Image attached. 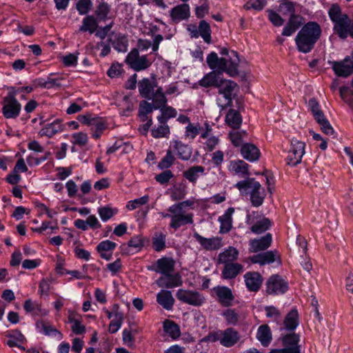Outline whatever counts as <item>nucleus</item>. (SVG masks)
Here are the masks:
<instances>
[{
  "instance_id": "nucleus-11",
  "label": "nucleus",
  "mask_w": 353,
  "mask_h": 353,
  "mask_svg": "<svg viewBox=\"0 0 353 353\" xmlns=\"http://www.w3.org/2000/svg\"><path fill=\"white\" fill-rule=\"evenodd\" d=\"M334 73L341 77H347L353 73V61L350 57L340 61H329Z\"/></svg>"
},
{
  "instance_id": "nucleus-27",
  "label": "nucleus",
  "mask_w": 353,
  "mask_h": 353,
  "mask_svg": "<svg viewBox=\"0 0 353 353\" xmlns=\"http://www.w3.org/2000/svg\"><path fill=\"white\" fill-rule=\"evenodd\" d=\"M205 174V168L202 165H193L183 172V176L189 182L196 184L199 178Z\"/></svg>"
},
{
  "instance_id": "nucleus-57",
  "label": "nucleus",
  "mask_w": 353,
  "mask_h": 353,
  "mask_svg": "<svg viewBox=\"0 0 353 353\" xmlns=\"http://www.w3.org/2000/svg\"><path fill=\"white\" fill-rule=\"evenodd\" d=\"M165 235L163 233L156 234L153 238L152 246L154 249L157 251H161L165 246Z\"/></svg>"
},
{
  "instance_id": "nucleus-2",
  "label": "nucleus",
  "mask_w": 353,
  "mask_h": 353,
  "mask_svg": "<svg viewBox=\"0 0 353 353\" xmlns=\"http://www.w3.org/2000/svg\"><path fill=\"white\" fill-rule=\"evenodd\" d=\"M206 61L210 68L217 72L222 74L223 72H225L230 77L239 74V59L237 52L234 50L230 52V59L219 58L217 54L212 52L207 57Z\"/></svg>"
},
{
  "instance_id": "nucleus-38",
  "label": "nucleus",
  "mask_w": 353,
  "mask_h": 353,
  "mask_svg": "<svg viewBox=\"0 0 353 353\" xmlns=\"http://www.w3.org/2000/svg\"><path fill=\"white\" fill-rule=\"evenodd\" d=\"M238 254L239 252L236 248L230 247L219 254L218 261L219 263L223 264L233 263V261L236 260Z\"/></svg>"
},
{
  "instance_id": "nucleus-24",
  "label": "nucleus",
  "mask_w": 353,
  "mask_h": 353,
  "mask_svg": "<svg viewBox=\"0 0 353 353\" xmlns=\"http://www.w3.org/2000/svg\"><path fill=\"white\" fill-rule=\"evenodd\" d=\"M241 154L243 157L251 162L257 161L260 157L259 148L252 143H245L241 145Z\"/></svg>"
},
{
  "instance_id": "nucleus-51",
  "label": "nucleus",
  "mask_w": 353,
  "mask_h": 353,
  "mask_svg": "<svg viewBox=\"0 0 353 353\" xmlns=\"http://www.w3.org/2000/svg\"><path fill=\"white\" fill-rule=\"evenodd\" d=\"M201 130L199 123H189L185 127V137L187 139H194L199 133Z\"/></svg>"
},
{
  "instance_id": "nucleus-10",
  "label": "nucleus",
  "mask_w": 353,
  "mask_h": 353,
  "mask_svg": "<svg viewBox=\"0 0 353 353\" xmlns=\"http://www.w3.org/2000/svg\"><path fill=\"white\" fill-rule=\"evenodd\" d=\"M288 290V283L278 274L271 276L267 281L266 292L269 294H282L287 292Z\"/></svg>"
},
{
  "instance_id": "nucleus-35",
  "label": "nucleus",
  "mask_w": 353,
  "mask_h": 353,
  "mask_svg": "<svg viewBox=\"0 0 353 353\" xmlns=\"http://www.w3.org/2000/svg\"><path fill=\"white\" fill-rule=\"evenodd\" d=\"M163 40V37L161 34H157L154 36L153 43L146 39H139L137 43V49L141 50H146L151 46L152 51L156 52L158 50L160 43Z\"/></svg>"
},
{
  "instance_id": "nucleus-6",
  "label": "nucleus",
  "mask_w": 353,
  "mask_h": 353,
  "mask_svg": "<svg viewBox=\"0 0 353 353\" xmlns=\"http://www.w3.org/2000/svg\"><path fill=\"white\" fill-rule=\"evenodd\" d=\"M168 212L170 213L171 220L169 224L170 228L177 230L181 227L192 225L194 222V215L191 212H185L173 205L170 206Z\"/></svg>"
},
{
  "instance_id": "nucleus-52",
  "label": "nucleus",
  "mask_w": 353,
  "mask_h": 353,
  "mask_svg": "<svg viewBox=\"0 0 353 353\" xmlns=\"http://www.w3.org/2000/svg\"><path fill=\"white\" fill-rule=\"evenodd\" d=\"M98 213L103 221H107L117 213V210L109 206H104L98 209Z\"/></svg>"
},
{
  "instance_id": "nucleus-30",
  "label": "nucleus",
  "mask_w": 353,
  "mask_h": 353,
  "mask_svg": "<svg viewBox=\"0 0 353 353\" xmlns=\"http://www.w3.org/2000/svg\"><path fill=\"white\" fill-rule=\"evenodd\" d=\"M234 212V208H229L222 216H219V221L221 223L220 233H227L231 230L232 225V216Z\"/></svg>"
},
{
  "instance_id": "nucleus-23",
  "label": "nucleus",
  "mask_w": 353,
  "mask_h": 353,
  "mask_svg": "<svg viewBox=\"0 0 353 353\" xmlns=\"http://www.w3.org/2000/svg\"><path fill=\"white\" fill-rule=\"evenodd\" d=\"M5 336L8 339L6 344L9 347H17L22 350H25V347L21 346V344L26 341V338L20 331L17 330L8 331Z\"/></svg>"
},
{
  "instance_id": "nucleus-1",
  "label": "nucleus",
  "mask_w": 353,
  "mask_h": 353,
  "mask_svg": "<svg viewBox=\"0 0 353 353\" xmlns=\"http://www.w3.org/2000/svg\"><path fill=\"white\" fill-rule=\"evenodd\" d=\"M322 30L315 21H309L304 24L295 37L297 49L303 53L310 52L320 39Z\"/></svg>"
},
{
  "instance_id": "nucleus-18",
  "label": "nucleus",
  "mask_w": 353,
  "mask_h": 353,
  "mask_svg": "<svg viewBox=\"0 0 353 353\" xmlns=\"http://www.w3.org/2000/svg\"><path fill=\"white\" fill-rule=\"evenodd\" d=\"M272 240V234L270 233L261 238L252 239L249 243V250L250 252L265 250L270 246Z\"/></svg>"
},
{
  "instance_id": "nucleus-64",
  "label": "nucleus",
  "mask_w": 353,
  "mask_h": 353,
  "mask_svg": "<svg viewBox=\"0 0 353 353\" xmlns=\"http://www.w3.org/2000/svg\"><path fill=\"white\" fill-rule=\"evenodd\" d=\"M174 176V174L172 172L167 170L159 174L156 175L155 179L157 182H159L161 184H165L167 183L172 177Z\"/></svg>"
},
{
  "instance_id": "nucleus-17",
  "label": "nucleus",
  "mask_w": 353,
  "mask_h": 353,
  "mask_svg": "<svg viewBox=\"0 0 353 353\" xmlns=\"http://www.w3.org/2000/svg\"><path fill=\"white\" fill-rule=\"evenodd\" d=\"M163 275L157 281V284L160 288H173L181 286L183 283L181 276L178 273Z\"/></svg>"
},
{
  "instance_id": "nucleus-41",
  "label": "nucleus",
  "mask_w": 353,
  "mask_h": 353,
  "mask_svg": "<svg viewBox=\"0 0 353 353\" xmlns=\"http://www.w3.org/2000/svg\"><path fill=\"white\" fill-rule=\"evenodd\" d=\"M151 99L153 101V105H154L155 110L164 108L168 102L165 94L163 92L161 87H158L155 90V92L152 93V97H151Z\"/></svg>"
},
{
  "instance_id": "nucleus-21",
  "label": "nucleus",
  "mask_w": 353,
  "mask_h": 353,
  "mask_svg": "<svg viewBox=\"0 0 353 353\" xmlns=\"http://www.w3.org/2000/svg\"><path fill=\"white\" fill-rule=\"evenodd\" d=\"M221 344L226 347H230L235 345L240 339L239 334L233 328L229 327L221 330Z\"/></svg>"
},
{
  "instance_id": "nucleus-33",
  "label": "nucleus",
  "mask_w": 353,
  "mask_h": 353,
  "mask_svg": "<svg viewBox=\"0 0 353 353\" xmlns=\"http://www.w3.org/2000/svg\"><path fill=\"white\" fill-rule=\"evenodd\" d=\"M276 256V251H268L252 256L250 258L253 263H259L261 265L270 264L275 261Z\"/></svg>"
},
{
  "instance_id": "nucleus-44",
  "label": "nucleus",
  "mask_w": 353,
  "mask_h": 353,
  "mask_svg": "<svg viewBox=\"0 0 353 353\" xmlns=\"http://www.w3.org/2000/svg\"><path fill=\"white\" fill-rule=\"evenodd\" d=\"M299 314L296 310H292L284 319V325L288 330H294L298 325Z\"/></svg>"
},
{
  "instance_id": "nucleus-47",
  "label": "nucleus",
  "mask_w": 353,
  "mask_h": 353,
  "mask_svg": "<svg viewBox=\"0 0 353 353\" xmlns=\"http://www.w3.org/2000/svg\"><path fill=\"white\" fill-rule=\"evenodd\" d=\"M110 9L111 7L108 3L101 1L97 6L95 14L99 19L105 21L108 19V15L110 12Z\"/></svg>"
},
{
  "instance_id": "nucleus-29",
  "label": "nucleus",
  "mask_w": 353,
  "mask_h": 353,
  "mask_svg": "<svg viewBox=\"0 0 353 353\" xmlns=\"http://www.w3.org/2000/svg\"><path fill=\"white\" fill-rule=\"evenodd\" d=\"M63 130V125L61 123V121L57 119L51 123H48L45 125L41 130L39 131V134L41 137H52L56 134L61 132Z\"/></svg>"
},
{
  "instance_id": "nucleus-48",
  "label": "nucleus",
  "mask_w": 353,
  "mask_h": 353,
  "mask_svg": "<svg viewBox=\"0 0 353 353\" xmlns=\"http://www.w3.org/2000/svg\"><path fill=\"white\" fill-rule=\"evenodd\" d=\"M225 321L229 325H236L240 319L239 313L234 309H227L222 314Z\"/></svg>"
},
{
  "instance_id": "nucleus-25",
  "label": "nucleus",
  "mask_w": 353,
  "mask_h": 353,
  "mask_svg": "<svg viewBox=\"0 0 353 353\" xmlns=\"http://www.w3.org/2000/svg\"><path fill=\"white\" fill-rule=\"evenodd\" d=\"M175 261L172 258L163 257L156 262L157 272L162 274H169L174 270Z\"/></svg>"
},
{
  "instance_id": "nucleus-55",
  "label": "nucleus",
  "mask_w": 353,
  "mask_h": 353,
  "mask_svg": "<svg viewBox=\"0 0 353 353\" xmlns=\"http://www.w3.org/2000/svg\"><path fill=\"white\" fill-rule=\"evenodd\" d=\"M151 134L154 138L166 137L170 134V128L168 125H160L153 128Z\"/></svg>"
},
{
  "instance_id": "nucleus-49",
  "label": "nucleus",
  "mask_w": 353,
  "mask_h": 353,
  "mask_svg": "<svg viewBox=\"0 0 353 353\" xmlns=\"http://www.w3.org/2000/svg\"><path fill=\"white\" fill-rule=\"evenodd\" d=\"M199 32L205 42L207 43L211 42V30L208 23L204 20L201 21L199 26Z\"/></svg>"
},
{
  "instance_id": "nucleus-63",
  "label": "nucleus",
  "mask_w": 353,
  "mask_h": 353,
  "mask_svg": "<svg viewBox=\"0 0 353 353\" xmlns=\"http://www.w3.org/2000/svg\"><path fill=\"white\" fill-rule=\"evenodd\" d=\"M265 311L267 317L271 318L274 321H278L281 316V313L274 306H266L265 307Z\"/></svg>"
},
{
  "instance_id": "nucleus-50",
  "label": "nucleus",
  "mask_w": 353,
  "mask_h": 353,
  "mask_svg": "<svg viewBox=\"0 0 353 353\" xmlns=\"http://www.w3.org/2000/svg\"><path fill=\"white\" fill-rule=\"evenodd\" d=\"M299 341V336L292 333L287 334L282 338L283 344L285 348H299L298 342Z\"/></svg>"
},
{
  "instance_id": "nucleus-26",
  "label": "nucleus",
  "mask_w": 353,
  "mask_h": 353,
  "mask_svg": "<svg viewBox=\"0 0 353 353\" xmlns=\"http://www.w3.org/2000/svg\"><path fill=\"white\" fill-rule=\"evenodd\" d=\"M243 266L238 263H225L221 272V276L224 279L235 278L243 272Z\"/></svg>"
},
{
  "instance_id": "nucleus-54",
  "label": "nucleus",
  "mask_w": 353,
  "mask_h": 353,
  "mask_svg": "<svg viewBox=\"0 0 353 353\" xmlns=\"http://www.w3.org/2000/svg\"><path fill=\"white\" fill-rule=\"evenodd\" d=\"M175 158L170 150L167 151L166 155L159 163L158 167L161 169L169 168L174 162Z\"/></svg>"
},
{
  "instance_id": "nucleus-3",
  "label": "nucleus",
  "mask_w": 353,
  "mask_h": 353,
  "mask_svg": "<svg viewBox=\"0 0 353 353\" xmlns=\"http://www.w3.org/2000/svg\"><path fill=\"white\" fill-rule=\"evenodd\" d=\"M235 187L242 195L250 194V201L253 206L259 207L263 204L266 196L265 190L254 178H247L241 181L235 185Z\"/></svg>"
},
{
  "instance_id": "nucleus-37",
  "label": "nucleus",
  "mask_w": 353,
  "mask_h": 353,
  "mask_svg": "<svg viewBox=\"0 0 353 353\" xmlns=\"http://www.w3.org/2000/svg\"><path fill=\"white\" fill-rule=\"evenodd\" d=\"M256 339L261 342L262 345L265 347L269 345L272 337L270 328L268 325L259 326L256 332Z\"/></svg>"
},
{
  "instance_id": "nucleus-40",
  "label": "nucleus",
  "mask_w": 353,
  "mask_h": 353,
  "mask_svg": "<svg viewBox=\"0 0 353 353\" xmlns=\"http://www.w3.org/2000/svg\"><path fill=\"white\" fill-rule=\"evenodd\" d=\"M225 122L231 128L238 129L242 123V118L237 110L230 109L225 116Z\"/></svg>"
},
{
  "instance_id": "nucleus-14",
  "label": "nucleus",
  "mask_w": 353,
  "mask_h": 353,
  "mask_svg": "<svg viewBox=\"0 0 353 353\" xmlns=\"http://www.w3.org/2000/svg\"><path fill=\"white\" fill-rule=\"evenodd\" d=\"M157 88L156 80L154 78H143L138 83L140 95L150 100H151V97H152V93L155 92V88L157 89Z\"/></svg>"
},
{
  "instance_id": "nucleus-22",
  "label": "nucleus",
  "mask_w": 353,
  "mask_h": 353,
  "mask_svg": "<svg viewBox=\"0 0 353 353\" xmlns=\"http://www.w3.org/2000/svg\"><path fill=\"white\" fill-rule=\"evenodd\" d=\"M246 287L251 292H257L263 282L261 274L256 272H247L244 275Z\"/></svg>"
},
{
  "instance_id": "nucleus-19",
  "label": "nucleus",
  "mask_w": 353,
  "mask_h": 353,
  "mask_svg": "<svg viewBox=\"0 0 353 353\" xmlns=\"http://www.w3.org/2000/svg\"><path fill=\"white\" fill-rule=\"evenodd\" d=\"M108 41L118 52H125L128 50V39L121 33L112 32L108 34Z\"/></svg>"
},
{
  "instance_id": "nucleus-43",
  "label": "nucleus",
  "mask_w": 353,
  "mask_h": 353,
  "mask_svg": "<svg viewBox=\"0 0 353 353\" xmlns=\"http://www.w3.org/2000/svg\"><path fill=\"white\" fill-rule=\"evenodd\" d=\"M163 330L173 339H178L181 335L179 326L170 320H166L163 323Z\"/></svg>"
},
{
  "instance_id": "nucleus-45",
  "label": "nucleus",
  "mask_w": 353,
  "mask_h": 353,
  "mask_svg": "<svg viewBox=\"0 0 353 353\" xmlns=\"http://www.w3.org/2000/svg\"><path fill=\"white\" fill-rule=\"evenodd\" d=\"M154 105L153 103H149L146 101H143L139 104V115L142 121H145L149 118L148 114L152 112L154 110Z\"/></svg>"
},
{
  "instance_id": "nucleus-31",
  "label": "nucleus",
  "mask_w": 353,
  "mask_h": 353,
  "mask_svg": "<svg viewBox=\"0 0 353 353\" xmlns=\"http://www.w3.org/2000/svg\"><path fill=\"white\" fill-rule=\"evenodd\" d=\"M116 243L109 240L103 241L99 243L97 247V250L100 254L102 259L107 261L110 260L112 257V252L116 248Z\"/></svg>"
},
{
  "instance_id": "nucleus-9",
  "label": "nucleus",
  "mask_w": 353,
  "mask_h": 353,
  "mask_svg": "<svg viewBox=\"0 0 353 353\" xmlns=\"http://www.w3.org/2000/svg\"><path fill=\"white\" fill-rule=\"evenodd\" d=\"M125 62L135 71H141L150 66L152 62L147 55L140 56L138 49H132L127 55Z\"/></svg>"
},
{
  "instance_id": "nucleus-36",
  "label": "nucleus",
  "mask_w": 353,
  "mask_h": 353,
  "mask_svg": "<svg viewBox=\"0 0 353 353\" xmlns=\"http://www.w3.org/2000/svg\"><path fill=\"white\" fill-rule=\"evenodd\" d=\"M174 150L176 151V154L181 159L188 161L192 156V149L187 145L179 141L172 142Z\"/></svg>"
},
{
  "instance_id": "nucleus-53",
  "label": "nucleus",
  "mask_w": 353,
  "mask_h": 353,
  "mask_svg": "<svg viewBox=\"0 0 353 353\" xmlns=\"http://www.w3.org/2000/svg\"><path fill=\"white\" fill-rule=\"evenodd\" d=\"M185 188L182 185L174 187L170 190V198L174 201L182 200L185 198Z\"/></svg>"
},
{
  "instance_id": "nucleus-5",
  "label": "nucleus",
  "mask_w": 353,
  "mask_h": 353,
  "mask_svg": "<svg viewBox=\"0 0 353 353\" xmlns=\"http://www.w3.org/2000/svg\"><path fill=\"white\" fill-rule=\"evenodd\" d=\"M11 90L2 101V114L8 119L17 118L21 110V105L16 99L17 91L13 88Z\"/></svg>"
},
{
  "instance_id": "nucleus-61",
  "label": "nucleus",
  "mask_w": 353,
  "mask_h": 353,
  "mask_svg": "<svg viewBox=\"0 0 353 353\" xmlns=\"http://www.w3.org/2000/svg\"><path fill=\"white\" fill-rule=\"evenodd\" d=\"M72 143L80 146L85 145L88 143V135L84 132H77L72 134Z\"/></svg>"
},
{
  "instance_id": "nucleus-42",
  "label": "nucleus",
  "mask_w": 353,
  "mask_h": 353,
  "mask_svg": "<svg viewBox=\"0 0 353 353\" xmlns=\"http://www.w3.org/2000/svg\"><path fill=\"white\" fill-rule=\"evenodd\" d=\"M98 27L96 19L93 16H87L82 21V25L79 28L81 32H88L90 34L95 32Z\"/></svg>"
},
{
  "instance_id": "nucleus-28",
  "label": "nucleus",
  "mask_w": 353,
  "mask_h": 353,
  "mask_svg": "<svg viewBox=\"0 0 353 353\" xmlns=\"http://www.w3.org/2000/svg\"><path fill=\"white\" fill-rule=\"evenodd\" d=\"M170 17L174 21H181L190 17V7L188 4L183 3L174 7L170 10Z\"/></svg>"
},
{
  "instance_id": "nucleus-56",
  "label": "nucleus",
  "mask_w": 353,
  "mask_h": 353,
  "mask_svg": "<svg viewBox=\"0 0 353 353\" xmlns=\"http://www.w3.org/2000/svg\"><path fill=\"white\" fill-rule=\"evenodd\" d=\"M339 93L341 99L349 104L353 103V90L347 86H342L339 88Z\"/></svg>"
},
{
  "instance_id": "nucleus-12",
  "label": "nucleus",
  "mask_w": 353,
  "mask_h": 353,
  "mask_svg": "<svg viewBox=\"0 0 353 353\" xmlns=\"http://www.w3.org/2000/svg\"><path fill=\"white\" fill-rule=\"evenodd\" d=\"M333 30L341 39H346L348 35L353 38V21L347 15L334 23Z\"/></svg>"
},
{
  "instance_id": "nucleus-46",
  "label": "nucleus",
  "mask_w": 353,
  "mask_h": 353,
  "mask_svg": "<svg viewBox=\"0 0 353 353\" xmlns=\"http://www.w3.org/2000/svg\"><path fill=\"white\" fill-rule=\"evenodd\" d=\"M106 128L107 125L103 119L96 117L91 127V130L93 132L92 137L96 139H99Z\"/></svg>"
},
{
  "instance_id": "nucleus-7",
  "label": "nucleus",
  "mask_w": 353,
  "mask_h": 353,
  "mask_svg": "<svg viewBox=\"0 0 353 353\" xmlns=\"http://www.w3.org/2000/svg\"><path fill=\"white\" fill-rule=\"evenodd\" d=\"M176 296L180 301L195 307L202 305L205 301L204 296L195 290L179 289Z\"/></svg>"
},
{
  "instance_id": "nucleus-13",
  "label": "nucleus",
  "mask_w": 353,
  "mask_h": 353,
  "mask_svg": "<svg viewBox=\"0 0 353 353\" xmlns=\"http://www.w3.org/2000/svg\"><path fill=\"white\" fill-rule=\"evenodd\" d=\"M333 30L341 39H346L348 35L353 38V21L347 15L334 23Z\"/></svg>"
},
{
  "instance_id": "nucleus-62",
  "label": "nucleus",
  "mask_w": 353,
  "mask_h": 353,
  "mask_svg": "<svg viewBox=\"0 0 353 353\" xmlns=\"http://www.w3.org/2000/svg\"><path fill=\"white\" fill-rule=\"evenodd\" d=\"M266 4L265 0H250L244 5L246 10L254 9L256 10H262Z\"/></svg>"
},
{
  "instance_id": "nucleus-39",
  "label": "nucleus",
  "mask_w": 353,
  "mask_h": 353,
  "mask_svg": "<svg viewBox=\"0 0 353 353\" xmlns=\"http://www.w3.org/2000/svg\"><path fill=\"white\" fill-rule=\"evenodd\" d=\"M248 164L242 160L232 161L229 165L230 171L236 174L245 176L249 174Z\"/></svg>"
},
{
  "instance_id": "nucleus-32",
  "label": "nucleus",
  "mask_w": 353,
  "mask_h": 353,
  "mask_svg": "<svg viewBox=\"0 0 353 353\" xmlns=\"http://www.w3.org/2000/svg\"><path fill=\"white\" fill-rule=\"evenodd\" d=\"M222 78L221 73L212 71L205 74L203 79L199 81V84L201 86L205 88L212 86L217 88V85H219Z\"/></svg>"
},
{
  "instance_id": "nucleus-59",
  "label": "nucleus",
  "mask_w": 353,
  "mask_h": 353,
  "mask_svg": "<svg viewBox=\"0 0 353 353\" xmlns=\"http://www.w3.org/2000/svg\"><path fill=\"white\" fill-rule=\"evenodd\" d=\"M149 201V196L145 195L139 199H136L132 201H130L127 204V208L130 210H133L139 207L140 205H143L146 204Z\"/></svg>"
},
{
  "instance_id": "nucleus-4",
  "label": "nucleus",
  "mask_w": 353,
  "mask_h": 353,
  "mask_svg": "<svg viewBox=\"0 0 353 353\" xmlns=\"http://www.w3.org/2000/svg\"><path fill=\"white\" fill-rule=\"evenodd\" d=\"M217 88L218 93L222 95L223 97V99L221 97L217 98L218 105L221 108V110L232 106V99L235 96V91L238 90V85L232 80L222 78L219 85H217Z\"/></svg>"
},
{
  "instance_id": "nucleus-20",
  "label": "nucleus",
  "mask_w": 353,
  "mask_h": 353,
  "mask_svg": "<svg viewBox=\"0 0 353 353\" xmlns=\"http://www.w3.org/2000/svg\"><path fill=\"white\" fill-rule=\"evenodd\" d=\"M247 223L252 225L250 230L254 234H261L268 230L271 225L270 220L265 217H263L254 223V220L251 214H248L247 216Z\"/></svg>"
},
{
  "instance_id": "nucleus-15",
  "label": "nucleus",
  "mask_w": 353,
  "mask_h": 353,
  "mask_svg": "<svg viewBox=\"0 0 353 353\" xmlns=\"http://www.w3.org/2000/svg\"><path fill=\"white\" fill-rule=\"evenodd\" d=\"M193 236L203 248L208 250H218L223 245L221 239L218 236L205 238L197 232H194Z\"/></svg>"
},
{
  "instance_id": "nucleus-34",
  "label": "nucleus",
  "mask_w": 353,
  "mask_h": 353,
  "mask_svg": "<svg viewBox=\"0 0 353 353\" xmlns=\"http://www.w3.org/2000/svg\"><path fill=\"white\" fill-rule=\"evenodd\" d=\"M157 301L165 310H170L174 303V299L170 291L161 290L157 295Z\"/></svg>"
},
{
  "instance_id": "nucleus-8",
  "label": "nucleus",
  "mask_w": 353,
  "mask_h": 353,
  "mask_svg": "<svg viewBox=\"0 0 353 353\" xmlns=\"http://www.w3.org/2000/svg\"><path fill=\"white\" fill-rule=\"evenodd\" d=\"M305 143L296 139L291 140L290 148L286 158V163L289 165L296 166L301 162L305 154Z\"/></svg>"
},
{
  "instance_id": "nucleus-60",
  "label": "nucleus",
  "mask_w": 353,
  "mask_h": 353,
  "mask_svg": "<svg viewBox=\"0 0 353 353\" xmlns=\"http://www.w3.org/2000/svg\"><path fill=\"white\" fill-rule=\"evenodd\" d=\"M91 0H79L77 3V10L81 15L86 14L92 7Z\"/></svg>"
},
{
  "instance_id": "nucleus-16",
  "label": "nucleus",
  "mask_w": 353,
  "mask_h": 353,
  "mask_svg": "<svg viewBox=\"0 0 353 353\" xmlns=\"http://www.w3.org/2000/svg\"><path fill=\"white\" fill-rule=\"evenodd\" d=\"M219 303L223 307L232 305L234 296L232 290L225 286H218L214 289Z\"/></svg>"
},
{
  "instance_id": "nucleus-58",
  "label": "nucleus",
  "mask_w": 353,
  "mask_h": 353,
  "mask_svg": "<svg viewBox=\"0 0 353 353\" xmlns=\"http://www.w3.org/2000/svg\"><path fill=\"white\" fill-rule=\"evenodd\" d=\"M36 326L40 332H43L46 335H50L52 332H57L49 323L42 320L37 321Z\"/></svg>"
}]
</instances>
